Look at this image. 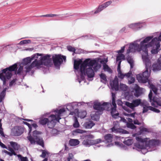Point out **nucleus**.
<instances>
[{"mask_svg":"<svg viewBox=\"0 0 161 161\" xmlns=\"http://www.w3.org/2000/svg\"><path fill=\"white\" fill-rule=\"evenodd\" d=\"M80 66V71L82 75L85 72V69L87 66H93L95 65L94 69H97V67H100L99 65L97 63L95 60H90V58L86 59L83 62L81 59L77 60H75L74 64V69L76 70L78 69Z\"/></svg>","mask_w":161,"mask_h":161,"instance_id":"f257e3e1","label":"nucleus"},{"mask_svg":"<svg viewBox=\"0 0 161 161\" xmlns=\"http://www.w3.org/2000/svg\"><path fill=\"white\" fill-rule=\"evenodd\" d=\"M146 56L142 55V58L146 65V70L142 74H140L136 75V78L138 81L140 83H146L147 82L150 74L148 72V69L151 65L150 60L148 57V53H145Z\"/></svg>","mask_w":161,"mask_h":161,"instance_id":"f03ea898","label":"nucleus"},{"mask_svg":"<svg viewBox=\"0 0 161 161\" xmlns=\"http://www.w3.org/2000/svg\"><path fill=\"white\" fill-rule=\"evenodd\" d=\"M17 64H15L13 65L2 70V72L0 73V79L3 81V85H6L7 80H10L13 75L12 71H16Z\"/></svg>","mask_w":161,"mask_h":161,"instance_id":"7ed1b4c3","label":"nucleus"},{"mask_svg":"<svg viewBox=\"0 0 161 161\" xmlns=\"http://www.w3.org/2000/svg\"><path fill=\"white\" fill-rule=\"evenodd\" d=\"M153 38V36H148L140 42V45L141 46V48H142V51L144 52L145 53L147 54V47H152L153 45V43H154L155 41L158 40L157 38L155 37L149 43L146 44L149 42Z\"/></svg>","mask_w":161,"mask_h":161,"instance_id":"20e7f679","label":"nucleus"},{"mask_svg":"<svg viewBox=\"0 0 161 161\" xmlns=\"http://www.w3.org/2000/svg\"><path fill=\"white\" fill-rule=\"evenodd\" d=\"M143 102L141 101V100L140 99H136L133 100L131 103H130L128 102H125V105H122V108L127 111H130L126 107H129L132 110L135 109V107H138L139 105H143Z\"/></svg>","mask_w":161,"mask_h":161,"instance_id":"39448f33","label":"nucleus"},{"mask_svg":"<svg viewBox=\"0 0 161 161\" xmlns=\"http://www.w3.org/2000/svg\"><path fill=\"white\" fill-rule=\"evenodd\" d=\"M51 56L47 55L42 57H41L40 59H37V63L38 67L42 65L49 67L52 64V59L50 58Z\"/></svg>","mask_w":161,"mask_h":161,"instance_id":"423d86ee","label":"nucleus"},{"mask_svg":"<svg viewBox=\"0 0 161 161\" xmlns=\"http://www.w3.org/2000/svg\"><path fill=\"white\" fill-rule=\"evenodd\" d=\"M109 105H111V104L107 102H104L103 103L100 102H95L93 107L94 109L101 112L105 109L106 107H108Z\"/></svg>","mask_w":161,"mask_h":161,"instance_id":"0eeeda50","label":"nucleus"},{"mask_svg":"<svg viewBox=\"0 0 161 161\" xmlns=\"http://www.w3.org/2000/svg\"><path fill=\"white\" fill-rule=\"evenodd\" d=\"M52 59L54 65L57 66L63 63V59L64 60L66 59V57L60 54L55 55L53 56Z\"/></svg>","mask_w":161,"mask_h":161,"instance_id":"6e6552de","label":"nucleus"},{"mask_svg":"<svg viewBox=\"0 0 161 161\" xmlns=\"http://www.w3.org/2000/svg\"><path fill=\"white\" fill-rule=\"evenodd\" d=\"M141 50H142V48L140 45L135 42L130 45L129 49L127 51V53L129 54L131 52L134 53L136 51H140Z\"/></svg>","mask_w":161,"mask_h":161,"instance_id":"1a4fd4ad","label":"nucleus"},{"mask_svg":"<svg viewBox=\"0 0 161 161\" xmlns=\"http://www.w3.org/2000/svg\"><path fill=\"white\" fill-rule=\"evenodd\" d=\"M161 143V142L159 140L152 139L148 141H146V145L147 147H148L154 149L157 146H159Z\"/></svg>","mask_w":161,"mask_h":161,"instance_id":"9d476101","label":"nucleus"},{"mask_svg":"<svg viewBox=\"0 0 161 161\" xmlns=\"http://www.w3.org/2000/svg\"><path fill=\"white\" fill-rule=\"evenodd\" d=\"M48 122L47 125L48 128L51 129L53 128L56 124L55 121H57L56 115L54 114H51L49 117Z\"/></svg>","mask_w":161,"mask_h":161,"instance_id":"9b49d317","label":"nucleus"},{"mask_svg":"<svg viewBox=\"0 0 161 161\" xmlns=\"http://www.w3.org/2000/svg\"><path fill=\"white\" fill-rule=\"evenodd\" d=\"M112 3V2L111 1H109L99 5L94 13L96 14L100 12L106 7L110 5Z\"/></svg>","mask_w":161,"mask_h":161,"instance_id":"f8f14e48","label":"nucleus"},{"mask_svg":"<svg viewBox=\"0 0 161 161\" xmlns=\"http://www.w3.org/2000/svg\"><path fill=\"white\" fill-rule=\"evenodd\" d=\"M24 129L22 127L19 126L14 127L12 130V133L15 136H19L23 133Z\"/></svg>","mask_w":161,"mask_h":161,"instance_id":"ddd939ff","label":"nucleus"},{"mask_svg":"<svg viewBox=\"0 0 161 161\" xmlns=\"http://www.w3.org/2000/svg\"><path fill=\"white\" fill-rule=\"evenodd\" d=\"M150 88L151 89L150 93L148 95V97L150 102L152 101V98L153 97L152 91L155 94H157V89L154 85L153 84H151L150 85Z\"/></svg>","mask_w":161,"mask_h":161,"instance_id":"4468645a","label":"nucleus"},{"mask_svg":"<svg viewBox=\"0 0 161 161\" xmlns=\"http://www.w3.org/2000/svg\"><path fill=\"white\" fill-rule=\"evenodd\" d=\"M152 46L153 47V48L151 51V53L153 54H156L158 53L159 50V48L160 47V44L158 40L155 41L153 43Z\"/></svg>","mask_w":161,"mask_h":161,"instance_id":"2eb2a0df","label":"nucleus"},{"mask_svg":"<svg viewBox=\"0 0 161 161\" xmlns=\"http://www.w3.org/2000/svg\"><path fill=\"white\" fill-rule=\"evenodd\" d=\"M89 67L86 70L85 69V72L83 73L84 75H86L88 77L92 78L94 76V73L92 67L89 66Z\"/></svg>","mask_w":161,"mask_h":161,"instance_id":"dca6fc26","label":"nucleus"},{"mask_svg":"<svg viewBox=\"0 0 161 161\" xmlns=\"http://www.w3.org/2000/svg\"><path fill=\"white\" fill-rule=\"evenodd\" d=\"M41 56L42 54L37 53L33 55V57L32 58L30 57H27L26 58L24 59L23 60V63L24 64L26 65L29 63L31 62L32 60L34 58H38V56Z\"/></svg>","mask_w":161,"mask_h":161,"instance_id":"f3484780","label":"nucleus"},{"mask_svg":"<svg viewBox=\"0 0 161 161\" xmlns=\"http://www.w3.org/2000/svg\"><path fill=\"white\" fill-rule=\"evenodd\" d=\"M132 92H134V95L136 97H138L142 93V91L140 87L136 84L135 85Z\"/></svg>","mask_w":161,"mask_h":161,"instance_id":"a211bd4d","label":"nucleus"},{"mask_svg":"<svg viewBox=\"0 0 161 161\" xmlns=\"http://www.w3.org/2000/svg\"><path fill=\"white\" fill-rule=\"evenodd\" d=\"M110 85L112 88L114 89L115 90H117L119 88V84L118 79L117 76L115 77L114 79L110 83Z\"/></svg>","mask_w":161,"mask_h":161,"instance_id":"6ab92c4d","label":"nucleus"},{"mask_svg":"<svg viewBox=\"0 0 161 161\" xmlns=\"http://www.w3.org/2000/svg\"><path fill=\"white\" fill-rule=\"evenodd\" d=\"M97 142L94 143L93 141L88 139H85L83 142V144L86 146H87L91 145L94 143H100L101 142V140L100 139H98L97 140Z\"/></svg>","mask_w":161,"mask_h":161,"instance_id":"aec40b11","label":"nucleus"},{"mask_svg":"<svg viewBox=\"0 0 161 161\" xmlns=\"http://www.w3.org/2000/svg\"><path fill=\"white\" fill-rule=\"evenodd\" d=\"M35 67H36L37 68L39 67L37 63V59H35L34 61L30 65L25 68L26 69V72L28 73L31 70V69Z\"/></svg>","mask_w":161,"mask_h":161,"instance_id":"412c9836","label":"nucleus"},{"mask_svg":"<svg viewBox=\"0 0 161 161\" xmlns=\"http://www.w3.org/2000/svg\"><path fill=\"white\" fill-rule=\"evenodd\" d=\"M151 105L154 107H156V105L161 106V98H158L156 99L154 97L152 98Z\"/></svg>","mask_w":161,"mask_h":161,"instance_id":"4be33fe9","label":"nucleus"},{"mask_svg":"<svg viewBox=\"0 0 161 161\" xmlns=\"http://www.w3.org/2000/svg\"><path fill=\"white\" fill-rule=\"evenodd\" d=\"M95 125V124L90 120L86 121L83 125V126L86 129H91Z\"/></svg>","mask_w":161,"mask_h":161,"instance_id":"5701e85b","label":"nucleus"},{"mask_svg":"<svg viewBox=\"0 0 161 161\" xmlns=\"http://www.w3.org/2000/svg\"><path fill=\"white\" fill-rule=\"evenodd\" d=\"M65 110L64 108H61L59 110H57L55 111V112L57 113V115H56V118L57 119V121L59 122V120L61 118L60 116H61V114L64 113Z\"/></svg>","mask_w":161,"mask_h":161,"instance_id":"b1692460","label":"nucleus"},{"mask_svg":"<svg viewBox=\"0 0 161 161\" xmlns=\"http://www.w3.org/2000/svg\"><path fill=\"white\" fill-rule=\"evenodd\" d=\"M131 75V71H130L129 72L125 74H123L122 73V72H118V77L121 79H123L125 77V76L127 78H129L130 77Z\"/></svg>","mask_w":161,"mask_h":161,"instance_id":"393cba45","label":"nucleus"},{"mask_svg":"<svg viewBox=\"0 0 161 161\" xmlns=\"http://www.w3.org/2000/svg\"><path fill=\"white\" fill-rule=\"evenodd\" d=\"M116 108L112 107L111 108V113L112 117L114 119H117L119 117V114L118 112L116 113Z\"/></svg>","mask_w":161,"mask_h":161,"instance_id":"a878e982","label":"nucleus"},{"mask_svg":"<svg viewBox=\"0 0 161 161\" xmlns=\"http://www.w3.org/2000/svg\"><path fill=\"white\" fill-rule=\"evenodd\" d=\"M34 138L36 140L37 143L41 146L42 147H44V141L42 138H41L39 136H34Z\"/></svg>","mask_w":161,"mask_h":161,"instance_id":"bb28decb","label":"nucleus"},{"mask_svg":"<svg viewBox=\"0 0 161 161\" xmlns=\"http://www.w3.org/2000/svg\"><path fill=\"white\" fill-rule=\"evenodd\" d=\"M152 67L153 70L154 71L159 70L161 69V64L158 62L152 65Z\"/></svg>","mask_w":161,"mask_h":161,"instance_id":"cd10ccee","label":"nucleus"},{"mask_svg":"<svg viewBox=\"0 0 161 161\" xmlns=\"http://www.w3.org/2000/svg\"><path fill=\"white\" fill-rule=\"evenodd\" d=\"M79 143V141L78 140L75 139H71L69 141V145L72 146H75L78 145Z\"/></svg>","mask_w":161,"mask_h":161,"instance_id":"c85d7f7f","label":"nucleus"},{"mask_svg":"<svg viewBox=\"0 0 161 161\" xmlns=\"http://www.w3.org/2000/svg\"><path fill=\"white\" fill-rule=\"evenodd\" d=\"M143 105L141 106L143 107L142 113H144L147 112L149 110H150L151 108L152 107L151 106H147V104H146L144 102H143Z\"/></svg>","mask_w":161,"mask_h":161,"instance_id":"c756f323","label":"nucleus"},{"mask_svg":"<svg viewBox=\"0 0 161 161\" xmlns=\"http://www.w3.org/2000/svg\"><path fill=\"white\" fill-rule=\"evenodd\" d=\"M10 144L12 147L15 150H18L20 146L17 142L11 141L10 142Z\"/></svg>","mask_w":161,"mask_h":161,"instance_id":"7c9ffc66","label":"nucleus"},{"mask_svg":"<svg viewBox=\"0 0 161 161\" xmlns=\"http://www.w3.org/2000/svg\"><path fill=\"white\" fill-rule=\"evenodd\" d=\"M105 140L108 142H112L113 135L110 134H108L104 136Z\"/></svg>","mask_w":161,"mask_h":161,"instance_id":"2f4dec72","label":"nucleus"},{"mask_svg":"<svg viewBox=\"0 0 161 161\" xmlns=\"http://www.w3.org/2000/svg\"><path fill=\"white\" fill-rule=\"evenodd\" d=\"M141 133H147L150 132V130L143 127H140V128Z\"/></svg>","mask_w":161,"mask_h":161,"instance_id":"473e14b6","label":"nucleus"},{"mask_svg":"<svg viewBox=\"0 0 161 161\" xmlns=\"http://www.w3.org/2000/svg\"><path fill=\"white\" fill-rule=\"evenodd\" d=\"M103 69L104 71L108 72L109 73H112V70L106 64L104 63L103 65Z\"/></svg>","mask_w":161,"mask_h":161,"instance_id":"72a5a7b5","label":"nucleus"},{"mask_svg":"<svg viewBox=\"0 0 161 161\" xmlns=\"http://www.w3.org/2000/svg\"><path fill=\"white\" fill-rule=\"evenodd\" d=\"M126 59L128 63L130 64V68H133L134 66V61L131 57L130 56H128Z\"/></svg>","mask_w":161,"mask_h":161,"instance_id":"f704fd0d","label":"nucleus"},{"mask_svg":"<svg viewBox=\"0 0 161 161\" xmlns=\"http://www.w3.org/2000/svg\"><path fill=\"white\" fill-rule=\"evenodd\" d=\"M5 89H4L0 94V102H2L3 100L4 99L6 95Z\"/></svg>","mask_w":161,"mask_h":161,"instance_id":"c9c22d12","label":"nucleus"},{"mask_svg":"<svg viewBox=\"0 0 161 161\" xmlns=\"http://www.w3.org/2000/svg\"><path fill=\"white\" fill-rule=\"evenodd\" d=\"M49 120V118H43L39 120V123L41 124L42 125H45L47 124V122H48Z\"/></svg>","mask_w":161,"mask_h":161,"instance_id":"e433bc0d","label":"nucleus"},{"mask_svg":"<svg viewBox=\"0 0 161 161\" xmlns=\"http://www.w3.org/2000/svg\"><path fill=\"white\" fill-rule=\"evenodd\" d=\"M97 113H95L94 114H91V118L92 120L97 121L100 118L99 115L97 114Z\"/></svg>","mask_w":161,"mask_h":161,"instance_id":"4c0bfd02","label":"nucleus"},{"mask_svg":"<svg viewBox=\"0 0 161 161\" xmlns=\"http://www.w3.org/2000/svg\"><path fill=\"white\" fill-rule=\"evenodd\" d=\"M136 140L139 142H145L146 143V141L148 139L147 138H145L144 139H142L141 136H137L136 137Z\"/></svg>","mask_w":161,"mask_h":161,"instance_id":"58836bf2","label":"nucleus"},{"mask_svg":"<svg viewBox=\"0 0 161 161\" xmlns=\"http://www.w3.org/2000/svg\"><path fill=\"white\" fill-rule=\"evenodd\" d=\"M86 112L85 111H81L78 113V115L81 118H84L86 115Z\"/></svg>","mask_w":161,"mask_h":161,"instance_id":"ea45409f","label":"nucleus"},{"mask_svg":"<svg viewBox=\"0 0 161 161\" xmlns=\"http://www.w3.org/2000/svg\"><path fill=\"white\" fill-rule=\"evenodd\" d=\"M86 131L79 129H77L73 131L74 133L83 134L86 132Z\"/></svg>","mask_w":161,"mask_h":161,"instance_id":"a19ab883","label":"nucleus"},{"mask_svg":"<svg viewBox=\"0 0 161 161\" xmlns=\"http://www.w3.org/2000/svg\"><path fill=\"white\" fill-rule=\"evenodd\" d=\"M27 138L31 144H35V143L36 141L34 136L33 137L32 136H28Z\"/></svg>","mask_w":161,"mask_h":161,"instance_id":"79ce46f5","label":"nucleus"},{"mask_svg":"<svg viewBox=\"0 0 161 161\" xmlns=\"http://www.w3.org/2000/svg\"><path fill=\"white\" fill-rule=\"evenodd\" d=\"M121 59H125V56L123 54H121L118 56L116 58V61H119Z\"/></svg>","mask_w":161,"mask_h":161,"instance_id":"37998d69","label":"nucleus"},{"mask_svg":"<svg viewBox=\"0 0 161 161\" xmlns=\"http://www.w3.org/2000/svg\"><path fill=\"white\" fill-rule=\"evenodd\" d=\"M127 126L129 128H131L132 129H134L136 128V126L134 125L132 123H127Z\"/></svg>","mask_w":161,"mask_h":161,"instance_id":"c03bdc74","label":"nucleus"},{"mask_svg":"<svg viewBox=\"0 0 161 161\" xmlns=\"http://www.w3.org/2000/svg\"><path fill=\"white\" fill-rule=\"evenodd\" d=\"M73 126L75 128H78L80 126V125L76 117H75V122L73 125Z\"/></svg>","mask_w":161,"mask_h":161,"instance_id":"a18cd8bd","label":"nucleus"},{"mask_svg":"<svg viewBox=\"0 0 161 161\" xmlns=\"http://www.w3.org/2000/svg\"><path fill=\"white\" fill-rule=\"evenodd\" d=\"M100 76L101 79L105 81H107L106 76L104 74L101 73L100 75Z\"/></svg>","mask_w":161,"mask_h":161,"instance_id":"49530a36","label":"nucleus"},{"mask_svg":"<svg viewBox=\"0 0 161 161\" xmlns=\"http://www.w3.org/2000/svg\"><path fill=\"white\" fill-rule=\"evenodd\" d=\"M67 48L69 51L73 52L74 53H75L76 50L75 48L70 46H68Z\"/></svg>","mask_w":161,"mask_h":161,"instance_id":"de8ad7c7","label":"nucleus"},{"mask_svg":"<svg viewBox=\"0 0 161 161\" xmlns=\"http://www.w3.org/2000/svg\"><path fill=\"white\" fill-rule=\"evenodd\" d=\"M23 123L27 125L28 126V127H29V133H30L31 132V130H32V127L31 126V125L30 124H29V123H27L26 122H23Z\"/></svg>","mask_w":161,"mask_h":161,"instance_id":"09e8293b","label":"nucleus"},{"mask_svg":"<svg viewBox=\"0 0 161 161\" xmlns=\"http://www.w3.org/2000/svg\"><path fill=\"white\" fill-rule=\"evenodd\" d=\"M120 87V89L123 91H125L127 89V86L125 84H121Z\"/></svg>","mask_w":161,"mask_h":161,"instance_id":"8fccbe9b","label":"nucleus"},{"mask_svg":"<svg viewBox=\"0 0 161 161\" xmlns=\"http://www.w3.org/2000/svg\"><path fill=\"white\" fill-rule=\"evenodd\" d=\"M14 150L12 147V148L10 149V150L9 151L10 152L9 156H12L13 155H16V154L15 153Z\"/></svg>","mask_w":161,"mask_h":161,"instance_id":"3c124183","label":"nucleus"},{"mask_svg":"<svg viewBox=\"0 0 161 161\" xmlns=\"http://www.w3.org/2000/svg\"><path fill=\"white\" fill-rule=\"evenodd\" d=\"M135 78L133 77L130 78V79L128 80V83L129 84H130L134 82Z\"/></svg>","mask_w":161,"mask_h":161,"instance_id":"603ef678","label":"nucleus"},{"mask_svg":"<svg viewBox=\"0 0 161 161\" xmlns=\"http://www.w3.org/2000/svg\"><path fill=\"white\" fill-rule=\"evenodd\" d=\"M140 24L139 23H136L134 24H132V27H133L134 29H136V28H140Z\"/></svg>","mask_w":161,"mask_h":161,"instance_id":"864d4df0","label":"nucleus"},{"mask_svg":"<svg viewBox=\"0 0 161 161\" xmlns=\"http://www.w3.org/2000/svg\"><path fill=\"white\" fill-rule=\"evenodd\" d=\"M151 108L150 110L153 111L154 112H155L157 113H159L160 112V111L156 108H155L153 107H150Z\"/></svg>","mask_w":161,"mask_h":161,"instance_id":"5fc2aeb1","label":"nucleus"},{"mask_svg":"<svg viewBox=\"0 0 161 161\" xmlns=\"http://www.w3.org/2000/svg\"><path fill=\"white\" fill-rule=\"evenodd\" d=\"M132 143V140L130 139H128L125 142V143L128 146L131 145Z\"/></svg>","mask_w":161,"mask_h":161,"instance_id":"6e6d98bb","label":"nucleus"},{"mask_svg":"<svg viewBox=\"0 0 161 161\" xmlns=\"http://www.w3.org/2000/svg\"><path fill=\"white\" fill-rule=\"evenodd\" d=\"M136 114V113L134 112V113H133L132 114H125V115L126 116H127L129 117H133L134 119H135V114Z\"/></svg>","mask_w":161,"mask_h":161,"instance_id":"4d7b16f0","label":"nucleus"},{"mask_svg":"<svg viewBox=\"0 0 161 161\" xmlns=\"http://www.w3.org/2000/svg\"><path fill=\"white\" fill-rule=\"evenodd\" d=\"M17 80L16 79H13L12 81H11L9 84V86H12L14 84H15V82Z\"/></svg>","mask_w":161,"mask_h":161,"instance_id":"13d9d810","label":"nucleus"},{"mask_svg":"<svg viewBox=\"0 0 161 161\" xmlns=\"http://www.w3.org/2000/svg\"><path fill=\"white\" fill-rule=\"evenodd\" d=\"M29 42H30V40H24L21 41L19 42V43L20 44H27L29 43Z\"/></svg>","mask_w":161,"mask_h":161,"instance_id":"bf43d9fd","label":"nucleus"},{"mask_svg":"<svg viewBox=\"0 0 161 161\" xmlns=\"http://www.w3.org/2000/svg\"><path fill=\"white\" fill-rule=\"evenodd\" d=\"M47 152L45 150H43L42 154L40 155V157L43 158H45L46 157Z\"/></svg>","mask_w":161,"mask_h":161,"instance_id":"052dcab7","label":"nucleus"},{"mask_svg":"<svg viewBox=\"0 0 161 161\" xmlns=\"http://www.w3.org/2000/svg\"><path fill=\"white\" fill-rule=\"evenodd\" d=\"M134 124L135 125H141V123L138 120L136 119H134L133 121Z\"/></svg>","mask_w":161,"mask_h":161,"instance_id":"680f3d73","label":"nucleus"},{"mask_svg":"<svg viewBox=\"0 0 161 161\" xmlns=\"http://www.w3.org/2000/svg\"><path fill=\"white\" fill-rule=\"evenodd\" d=\"M40 134V132L37 130H34L33 131V136L34 137L35 136H37V135H38Z\"/></svg>","mask_w":161,"mask_h":161,"instance_id":"e2e57ef3","label":"nucleus"},{"mask_svg":"<svg viewBox=\"0 0 161 161\" xmlns=\"http://www.w3.org/2000/svg\"><path fill=\"white\" fill-rule=\"evenodd\" d=\"M23 69V67L21 66H20L18 70L17 74L20 75L21 72L22 71Z\"/></svg>","mask_w":161,"mask_h":161,"instance_id":"0e129e2a","label":"nucleus"},{"mask_svg":"<svg viewBox=\"0 0 161 161\" xmlns=\"http://www.w3.org/2000/svg\"><path fill=\"white\" fill-rule=\"evenodd\" d=\"M0 146L3 148L7 149V147L0 141Z\"/></svg>","mask_w":161,"mask_h":161,"instance_id":"69168bd1","label":"nucleus"},{"mask_svg":"<svg viewBox=\"0 0 161 161\" xmlns=\"http://www.w3.org/2000/svg\"><path fill=\"white\" fill-rule=\"evenodd\" d=\"M125 46H124V47H122L121 49L120 50H119L118 51V53H123L124 52V51L125 50Z\"/></svg>","mask_w":161,"mask_h":161,"instance_id":"338daca9","label":"nucleus"},{"mask_svg":"<svg viewBox=\"0 0 161 161\" xmlns=\"http://www.w3.org/2000/svg\"><path fill=\"white\" fill-rule=\"evenodd\" d=\"M21 161H28L27 158L26 157H21Z\"/></svg>","mask_w":161,"mask_h":161,"instance_id":"774afa93","label":"nucleus"}]
</instances>
